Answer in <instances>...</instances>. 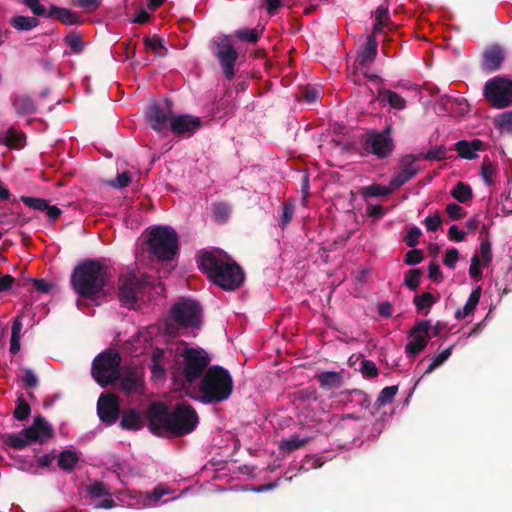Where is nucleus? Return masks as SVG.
Wrapping results in <instances>:
<instances>
[{
    "mask_svg": "<svg viewBox=\"0 0 512 512\" xmlns=\"http://www.w3.org/2000/svg\"><path fill=\"white\" fill-rule=\"evenodd\" d=\"M31 413L30 405L27 403V401L21 396L17 399V405L14 410V417L18 421H24L26 420Z\"/></svg>",
    "mask_w": 512,
    "mask_h": 512,
    "instance_id": "42",
    "label": "nucleus"
},
{
    "mask_svg": "<svg viewBox=\"0 0 512 512\" xmlns=\"http://www.w3.org/2000/svg\"><path fill=\"white\" fill-rule=\"evenodd\" d=\"M447 150L443 145L431 147L426 152L415 154L418 160L441 161L446 159Z\"/></svg>",
    "mask_w": 512,
    "mask_h": 512,
    "instance_id": "31",
    "label": "nucleus"
},
{
    "mask_svg": "<svg viewBox=\"0 0 512 512\" xmlns=\"http://www.w3.org/2000/svg\"><path fill=\"white\" fill-rule=\"evenodd\" d=\"M481 292H482V289L480 286H477L475 289H473V291L469 295V298L466 301L463 309L456 311V313H455L456 319H463L475 311V309L479 303L480 297H481Z\"/></svg>",
    "mask_w": 512,
    "mask_h": 512,
    "instance_id": "25",
    "label": "nucleus"
},
{
    "mask_svg": "<svg viewBox=\"0 0 512 512\" xmlns=\"http://www.w3.org/2000/svg\"><path fill=\"white\" fill-rule=\"evenodd\" d=\"M147 250L160 261L172 260L178 253V234L170 226L151 228L146 236Z\"/></svg>",
    "mask_w": 512,
    "mask_h": 512,
    "instance_id": "7",
    "label": "nucleus"
},
{
    "mask_svg": "<svg viewBox=\"0 0 512 512\" xmlns=\"http://www.w3.org/2000/svg\"><path fill=\"white\" fill-rule=\"evenodd\" d=\"M322 389H338L343 385L341 372L324 371L315 376Z\"/></svg>",
    "mask_w": 512,
    "mask_h": 512,
    "instance_id": "22",
    "label": "nucleus"
},
{
    "mask_svg": "<svg viewBox=\"0 0 512 512\" xmlns=\"http://www.w3.org/2000/svg\"><path fill=\"white\" fill-rule=\"evenodd\" d=\"M20 201L33 210L45 211L48 201L43 198L21 196Z\"/></svg>",
    "mask_w": 512,
    "mask_h": 512,
    "instance_id": "45",
    "label": "nucleus"
},
{
    "mask_svg": "<svg viewBox=\"0 0 512 512\" xmlns=\"http://www.w3.org/2000/svg\"><path fill=\"white\" fill-rule=\"evenodd\" d=\"M145 48L151 50L158 57H165L167 55V48L164 45V41L157 36L145 37L143 39Z\"/></svg>",
    "mask_w": 512,
    "mask_h": 512,
    "instance_id": "29",
    "label": "nucleus"
},
{
    "mask_svg": "<svg viewBox=\"0 0 512 512\" xmlns=\"http://www.w3.org/2000/svg\"><path fill=\"white\" fill-rule=\"evenodd\" d=\"M427 231L434 232L436 231L440 224L441 218L438 214L427 216L424 220Z\"/></svg>",
    "mask_w": 512,
    "mask_h": 512,
    "instance_id": "60",
    "label": "nucleus"
},
{
    "mask_svg": "<svg viewBox=\"0 0 512 512\" xmlns=\"http://www.w3.org/2000/svg\"><path fill=\"white\" fill-rule=\"evenodd\" d=\"M91 376L106 388L121 377V356L117 351L108 349L98 354L92 362Z\"/></svg>",
    "mask_w": 512,
    "mask_h": 512,
    "instance_id": "8",
    "label": "nucleus"
},
{
    "mask_svg": "<svg viewBox=\"0 0 512 512\" xmlns=\"http://www.w3.org/2000/svg\"><path fill=\"white\" fill-rule=\"evenodd\" d=\"M497 126L499 129L512 133V111L500 114L497 119Z\"/></svg>",
    "mask_w": 512,
    "mask_h": 512,
    "instance_id": "51",
    "label": "nucleus"
},
{
    "mask_svg": "<svg viewBox=\"0 0 512 512\" xmlns=\"http://www.w3.org/2000/svg\"><path fill=\"white\" fill-rule=\"evenodd\" d=\"M392 127L388 125L382 131H371L367 134L363 149L379 159L390 156L394 150V141L391 137Z\"/></svg>",
    "mask_w": 512,
    "mask_h": 512,
    "instance_id": "12",
    "label": "nucleus"
},
{
    "mask_svg": "<svg viewBox=\"0 0 512 512\" xmlns=\"http://www.w3.org/2000/svg\"><path fill=\"white\" fill-rule=\"evenodd\" d=\"M78 461L79 457L76 452L64 450L58 457V466L63 470L71 471Z\"/></svg>",
    "mask_w": 512,
    "mask_h": 512,
    "instance_id": "33",
    "label": "nucleus"
},
{
    "mask_svg": "<svg viewBox=\"0 0 512 512\" xmlns=\"http://www.w3.org/2000/svg\"><path fill=\"white\" fill-rule=\"evenodd\" d=\"M10 24L16 30L29 31L39 25V20L35 17L18 15L11 18Z\"/></svg>",
    "mask_w": 512,
    "mask_h": 512,
    "instance_id": "27",
    "label": "nucleus"
},
{
    "mask_svg": "<svg viewBox=\"0 0 512 512\" xmlns=\"http://www.w3.org/2000/svg\"><path fill=\"white\" fill-rule=\"evenodd\" d=\"M417 161L415 154H407L400 159V171L390 180L392 189H399L417 175L420 170Z\"/></svg>",
    "mask_w": 512,
    "mask_h": 512,
    "instance_id": "16",
    "label": "nucleus"
},
{
    "mask_svg": "<svg viewBox=\"0 0 512 512\" xmlns=\"http://www.w3.org/2000/svg\"><path fill=\"white\" fill-rule=\"evenodd\" d=\"M171 102L166 101L165 105L160 103L151 104L146 111V118L151 128L157 132L167 129L168 123L171 124L173 118Z\"/></svg>",
    "mask_w": 512,
    "mask_h": 512,
    "instance_id": "14",
    "label": "nucleus"
},
{
    "mask_svg": "<svg viewBox=\"0 0 512 512\" xmlns=\"http://www.w3.org/2000/svg\"><path fill=\"white\" fill-rule=\"evenodd\" d=\"M294 210H295V207L292 202L287 201L283 204V212H282L281 220H280V224H279L282 229H284L290 223V221L294 215Z\"/></svg>",
    "mask_w": 512,
    "mask_h": 512,
    "instance_id": "48",
    "label": "nucleus"
},
{
    "mask_svg": "<svg viewBox=\"0 0 512 512\" xmlns=\"http://www.w3.org/2000/svg\"><path fill=\"white\" fill-rule=\"evenodd\" d=\"M235 37L240 41L256 43L260 38V33L255 29H239L235 32Z\"/></svg>",
    "mask_w": 512,
    "mask_h": 512,
    "instance_id": "44",
    "label": "nucleus"
},
{
    "mask_svg": "<svg viewBox=\"0 0 512 512\" xmlns=\"http://www.w3.org/2000/svg\"><path fill=\"white\" fill-rule=\"evenodd\" d=\"M428 276L430 279L436 282H440L442 280V272L440 270V266L435 261L429 263Z\"/></svg>",
    "mask_w": 512,
    "mask_h": 512,
    "instance_id": "61",
    "label": "nucleus"
},
{
    "mask_svg": "<svg viewBox=\"0 0 512 512\" xmlns=\"http://www.w3.org/2000/svg\"><path fill=\"white\" fill-rule=\"evenodd\" d=\"M201 317L202 308L197 301L181 298L170 309V317L165 322V331L169 335H176L179 328H199Z\"/></svg>",
    "mask_w": 512,
    "mask_h": 512,
    "instance_id": "6",
    "label": "nucleus"
},
{
    "mask_svg": "<svg viewBox=\"0 0 512 512\" xmlns=\"http://www.w3.org/2000/svg\"><path fill=\"white\" fill-rule=\"evenodd\" d=\"M386 213V210L381 205H369L367 207V215L376 219L382 218Z\"/></svg>",
    "mask_w": 512,
    "mask_h": 512,
    "instance_id": "64",
    "label": "nucleus"
},
{
    "mask_svg": "<svg viewBox=\"0 0 512 512\" xmlns=\"http://www.w3.org/2000/svg\"><path fill=\"white\" fill-rule=\"evenodd\" d=\"M197 265L209 280L226 291L240 288L245 280L242 267L220 249L200 251Z\"/></svg>",
    "mask_w": 512,
    "mask_h": 512,
    "instance_id": "2",
    "label": "nucleus"
},
{
    "mask_svg": "<svg viewBox=\"0 0 512 512\" xmlns=\"http://www.w3.org/2000/svg\"><path fill=\"white\" fill-rule=\"evenodd\" d=\"M469 274L473 278H479L482 275V270L480 268V259L478 255H474L471 259V265L469 267Z\"/></svg>",
    "mask_w": 512,
    "mask_h": 512,
    "instance_id": "62",
    "label": "nucleus"
},
{
    "mask_svg": "<svg viewBox=\"0 0 512 512\" xmlns=\"http://www.w3.org/2000/svg\"><path fill=\"white\" fill-rule=\"evenodd\" d=\"M212 211H213V216L217 221L225 222V221H227V219L230 215L231 208L227 203L218 202V203H213Z\"/></svg>",
    "mask_w": 512,
    "mask_h": 512,
    "instance_id": "43",
    "label": "nucleus"
},
{
    "mask_svg": "<svg viewBox=\"0 0 512 512\" xmlns=\"http://www.w3.org/2000/svg\"><path fill=\"white\" fill-rule=\"evenodd\" d=\"M453 346H450L449 348L443 350L438 355L432 358L431 363L428 365L427 369L425 370V374L432 373L436 368L441 366L452 354Z\"/></svg>",
    "mask_w": 512,
    "mask_h": 512,
    "instance_id": "39",
    "label": "nucleus"
},
{
    "mask_svg": "<svg viewBox=\"0 0 512 512\" xmlns=\"http://www.w3.org/2000/svg\"><path fill=\"white\" fill-rule=\"evenodd\" d=\"M22 3L28 6L36 16L47 17L48 13L46 8L39 2V0H22Z\"/></svg>",
    "mask_w": 512,
    "mask_h": 512,
    "instance_id": "57",
    "label": "nucleus"
},
{
    "mask_svg": "<svg viewBox=\"0 0 512 512\" xmlns=\"http://www.w3.org/2000/svg\"><path fill=\"white\" fill-rule=\"evenodd\" d=\"M484 96L488 103L496 109H504L512 105V80L494 77L485 84Z\"/></svg>",
    "mask_w": 512,
    "mask_h": 512,
    "instance_id": "11",
    "label": "nucleus"
},
{
    "mask_svg": "<svg viewBox=\"0 0 512 512\" xmlns=\"http://www.w3.org/2000/svg\"><path fill=\"white\" fill-rule=\"evenodd\" d=\"M446 212L452 220H459L465 215L463 208L456 203H449L446 206Z\"/></svg>",
    "mask_w": 512,
    "mask_h": 512,
    "instance_id": "59",
    "label": "nucleus"
},
{
    "mask_svg": "<svg viewBox=\"0 0 512 512\" xmlns=\"http://www.w3.org/2000/svg\"><path fill=\"white\" fill-rule=\"evenodd\" d=\"M436 301L437 299L430 292H423L413 298V304L415 305L417 312L421 313L426 310L425 314L428 313Z\"/></svg>",
    "mask_w": 512,
    "mask_h": 512,
    "instance_id": "28",
    "label": "nucleus"
},
{
    "mask_svg": "<svg viewBox=\"0 0 512 512\" xmlns=\"http://www.w3.org/2000/svg\"><path fill=\"white\" fill-rule=\"evenodd\" d=\"M301 95L307 103H313L319 98V91L313 87H306Z\"/></svg>",
    "mask_w": 512,
    "mask_h": 512,
    "instance_id": "63",
    "label": "nucleus"
},
{
    "mask_svg": "<svg viewBox=\"0 0 512 512\" xmlns=\"http://www.w3.org/2000/svg\"><path fill=\"white\" fill-rule=\"evenodd\" d=\"M458 258H459L458 250L456 248H450L446 251L445 257L443 259V263L448 268L454 269L456 267Z\"/></svg>",
    "mask_w": 512,
    "mask_h": 512,
    "instance_id": "58",
    "label": "nucleus"
},
{
    "mask_svg": "<svg viewBox=\"0 0 512 512\" xmlns=\"http://www.w3.org/2000/svg\"><path fill=\"white\" fill-rule=\"evenodd\" d=\"M496 173V167L487 158L484 159L481 165V176L486 184L493 182L494 175Z\"/></svg>",
    "mask_w": 512,
    "mask_h": 512,
    "instance_id": "46",
    "label": "nucleus"
},
{
    "mask_svg": "<svg viewBox=\"0 0 512 512\" xmlns=\"http://www.w3.org/2000/svg\"><path fill=\"white\" fill-rule=\"evenodd\" d=\"M377 55V41L374 36L367 38L365 47L360 56V63L365 64L374 61Z\"/></svg>",
    "mask_w": 512,
    "mask_h": 512,
    "instance_id": "34",
    "label": "nucleus"
},
{
    "mask_svg": "<svg viewBox=\"0 0 512 512\" xmlns=\"http://www.w3.org/2000/svg\"><path fill=\"white\" fill-rule=\"evenodd\" d=\"M411 341L405 346V352L408 357L414 358L420 354L427 346L430 336V321L421 320L416 322L409 332Z\"/></svg>",
    "mask_w": 512,
    "mask_h": 512,
    "instance_id": "13",
    "label": "nucleus"
},
{
    "mask_svg": "<svg viewBox=\"0 0 512 512\" xmlns=\"http://www.w3.org/2000/svg\"><path fill=\"white\" fill-rule=\"evenodd\" d=\"M25 140V134L13 128H9L5 134L4 143L11 148H18L22 146Z\"/></svg>",
    "mask_w": 512,
    "mask_h": 512,
    "instance_id": "38",
    "label": "nucleus"
},
{
    "mask_svg": "<svg viewBox=\"0 0 512 512\" xmlns=\"http://www.w3.org/2000/svg\"><path fill=\"white\" fill-rule=\"evenodd\" d=\"M140 288V282L135 275L126 277L119 286V300L123 304L133 305L137 301V294Z\"/></svg>",
    "mask_w": 512,
    "mask_h": 512,
    "instance_id": "18",
    "label": "nucleus"
},
{
    "mask_svg": "<svg viewBox=\"0 0 512 512\" xmlns=\"http://www.w3.org/2000/svg\"><path fill=\"white\" fill-rule=\"evenodd\" d=\"M53 435L52 426L43 416L38 415L34 418L30 427L22 429L17 434H8L5 443L11 448L21 450L33 442L39 441L43 443L46 439L52 438Z\"/></svg>",
    "mask_w": 512,
    "mask_h": 512,
    "instance_id": "9",
    "label": "nucleus"
},
{
    "mask_svg": "<svg viewBox=\"0 0 512 512\" xmlns=\"http://www.w3.org/2000/svg\"><path fill=\"white\" fill-rule=\"evenodd\" d=\"M22 381L26 388H37L39 386V379L35 372L30 368H23Z\"/></svg>",
    "mask_w": 512,
    "mask_h": 512,
    "instance_id": "47",
    "label": "nucleus"
},
{
    "mask_svg": "<svg viewBox=\"0 0 512 512\" xmlns=\"http://www.w3.org/2000/svg\"><path fill=\"white\" fill-rule=\"evenodd\" d=\"M397 392V385L387 386L383 388L379 393L375 404L377 405L378 408H381L382 406L391 403L394 397L396 396Z\"/></svg>",
    "mask_w": 512,
    "mask_h": 512,
    "instance_id": "37",
    "label": "nucleus"
},
{
    "mask_svg": "<svg viewBox=\"0 0 512 512\" xmlns=\"http://www.w3.org/2000/svg\"><path fill=\"white\" fill-rule=\"evenodd\" d=\"M120 427L124 430H140L143 427V420L137 411L129 410L123 413Z\"/></svg>",
    "mask_w": 512,
    "mask_h": 512,
    "instance_id": "26",
    "label": "nucleus"
},
{
    "mask_svg": "<svg viewBox=\"0 0 512 512\" xmlns=\"http://www.w3.org/2000/svg\"><path fill=\"white\" fill-rule=\"evenodd\" d=\"M392 190L391 186L387 187L380 184H372L362 187L359 192L363 197H379L388 196Z\"/></svg>",
    "mask_w": 512,
    "mask_h": 512,
    "instance_id": "35",
    "label": "nucleus"
},
{
    "mask_svg": "<svg viewBox=\"0 0 512 512\" xmlns=\"http://www.w3.org/2000/svg\"><path fill=\"white\" fill-rule=\"evenodd\" d=\"M49 18H55L65 25H80L83 21L80 16L67 8L51 5L47 14Z\"/></svg>",
    "mask_w": 512,
    "mask_h": 512,
    "instance_id": "20",
    "label": "nucleus"
},
{
    "mask_svg": "<svg viewBox=\"0 0 512 512\" xmlns=\"http://www.w3.org/2000/svg\"><path fill=\"white\" fill-rule=\"evenodd\" d=\"M201 127V119L189 114L174 116L171 119V131L176 135L192 136Z\"/></svg>",
    "mask_w": 512,
    "mask_h": 512,
    "instance_id": "17",
    "label": "nucleus"
},
{
    "mask_svg": "<svg viewBox=\"0 0 512 512\" xmlns=\"http://www.w3.org/2000/svg\"><path fill=\"white\" fill-rule=\"evenodd\" d=\"M422 271L418 268L410 269L405 273L404 285L410 290H416L420 285Z\"/></svg>",
    "mask_w": 512,
    "mask_h": 512,
    "instance_id": "41",
    "label": "nucleus"
},
{
    "mask_svg": "<svg viewBox=\"0 0 512 512\" xmlns=\"http://www.w3.org/2000/svg\"><path fill=\"white\" fill-rule=\"evenodd\" d=\"M182 362L174 372V381L185 391L186 395L193 397L196 383L201 380L210 367L211 358L202 348H185L180 353Z\"/></svg>",
    "mask_w": 512,
    "mask_h": 512,
    "instance_id": "5",
    "label": "nucleus"
},
{
    "mask_svg": "<svg viewBox=\"0 0 512 512\" xmlns=\"http://www.w3.org/2000/svg\"><path fill=\"white\" fill-rule=\"evenodd\" d=\"M483 66L487 71L498 70L504 60L503 51L500 47L494 46L485 51Z\"/></svg>",
    "mask_w": 512,
    "mask_h": 512,
    "instance_id": "23",
    "label": "nucleus"
},
{
    "mask_svg": "<svg viewBox=\"0 0 512 512\" xmlns=\"http://www.w3.org/2000/svg\"><path fill=\"white\" fill-rule=\"evenodd\" d=\"M64 43L70 47L72 53L74 54H80L84 50L82 37L79 33L75 31H70L64 37Z\"/></svg>",
    "mask_w": 512,
    "mask_h": 512,
    "instance_id": "36",
    "label": "nucleus"
},
{
    "mask_svg": "<svg viewBox=\"0 0 512 512\" xmlns=\"http://www.w3.org/2000/svg\"><path fill=\"white\" fill-rule=\"evenodd\" d=\"M484 148L483 141L473 139L472 141L460 140L455 144L458 155L464 159L472 160L477 158V151Z\"/></svg>",
    "mask_w": 512,
    "mask_h": 512,
    "instance_id": "21",
    "label": "nucleus"
},
{
    "mask_svg": "<svg viewBox=\"0 0 512 512\" xmlns=\"http://www.w3.org/2000/svg\"><path fill=\"white\" fill-rule=\"evenodd\" d=\"M130 173L125 171L117 176L115 180L109 181L108 184L114 188L121 189L130 184Z\"/></svg>",
    "mask_w": 512,
    "mask_h": 512,
    "instance_id": "56",
    "label": "nucleus"
},
{
    "mask_svg": "<svg viewBox=\"0 0 512 512\" xmlns=\"http://www.w3.org/2000/svg\"><path fill=\"white\" fill-rule=\"evenodd\" d=\"M214 57L218 60L225 78L231 81L235 77V64L239 57L229 36L214 38L211 42Z\"/></svg>",
    "mask_w": 512,
    "mask_h": 512,
    "instance_id": "10",
    "label": "nucleus"
},
{
    "mask_svg": "<svg viewBox=\"0 0 512 512\" xmlns=\"http://www.w3.org/2000/svg\"><path fill=\"white\" fill-rule=\"evenodd\" d=\"M423 259H424V254H423L422 250L412 249L406 253L405 258H404V263L406 265H416V264L421 263L423 261Z\"/></svg>",
    "mask_w": 512,
    "mask_h": 512,
    "instance_id": "54",
    "label": "nucleus"
},
{
    "mask_svg": "<svg viewBox=\"0 0 512 512\" xmlns=\"http://www.w3.org/2000/svg\"><path fill=\"white\" fill-rule=\"evenodd\" d=\"M233 387L229 371L220 365H213L198 382L191 398L203 404H218L230 398Z\"/></svg>",
    "mask_w": 512,
    "mask_h": 512,
    "instance_id": "4",
    "label": "nucleus"
},
{
    "mask_svg": "<svg viewBox=\"0 0 512 512\" xmlns=\"http://www.w3.org/2000/svg\"><path fill=\"white\" fill-rule=\"evenodd\" d=\"M351 397L350 401H356L361 407L367 409L370 406V400L366 393L360 390H352L347 392Z\"/></svg>",
    "mask_w": 512,
    "mask_h": 512,
    "instance_id": "52",
    "label": "nucleus"
},
{
    "mask_svg": "<svg viewBox=\"0 0 512 512\" xmlns=\"http://www.w3.org/2000/svg\"><path fill=\"white\" fill-rule=\"evenodd\" d=\"M451 196L460 203H466L472 199L473 192L468 184L464 182H458L451 190Z\"/></svg>",
    "mask_w": 512,
    "mask_h": 512,
    "instance_id": "32",
    "label": "nucleus"
},
{
    "mask_svg": "<svg viewBox=\"0 0 512 512\" xmlns=\"http://www.w3.org/2000/svg\"><path fill=\"white\" fill-rule=\"evenodd\" d=\"M88 492L94 497H104L110 495L109 488L101 481H96L88 487Z\"/></svg>",
    "mask_w": 512,
    "mask_h": 512,
    "instance_id": "50",
    "label": "nucleus"
},
{
    "mask_svg": "<svg viewBox=\"0 0 512 512\" xmlns=\"http://www.w3.org/2000/svg\"><path fill=\"white\" fill-rule=\"evenodd\" d=\"M147 417L150 432L159 437L184 436L193 432L199 423L196 410L186 401L177 403L171 411L164 403L154 402Z\"/></svg>",
    "mask_w": 512,
    "mask_h": 512,
    "instance_id": "1",
    "label": "nucleus"
},
{
    "mask_svg": "<svg viewBox=\"0 0 512 512\" xmlns=\"http://www.w3.org/2000/svg\"><path fill=\"white\" fill-rule=\"evenodd\" d=\"M11 104L19 116L31 115L37 112L36 101L25 93L13 94L11 96Z\"/></svg>",
    "mask_w": 512,
    "mask_h": 512,
    "instance_id": "19",
    "label": "nucleus"
},
{
    "mask_svg": "<svg viewBox=\"0 0 512 512\" xmlns=\"http://www.w3.org/2000/svg\"><path fill=\"white\" fill-rule=\"evenodd\" d=\"M140 386V379L139 377L132 373L125 375L120 382V387L123 391L126 393H132L137 391L138 387Z\"/></svg>",
    "mask_w": 512,
    "mask_h": 512,
    "instance_id": "40",
    "label": "nucleus"
},
{
    "mask_svg": "<svg viewBox=\"0 0 512 512\" xmlns=\"http://www.w3.org/2000/svg\"><path fill=\"white\" fill-rule=\"evenodd\" d=\"M377 98L381 102H386L393 109L403 110L406 107V100L392 90L379 89Z\"/></svg>",
    "mask_w": 512,
    "mask_h": 512,
    "instance_id": "24",
    "label": "nucleus"
},
{
    "mask_svg": "<svg viewBox=\"0 0 512 512\" xmlns=\"http://www.w3.org/2000/svg\"><path fill=\"white\" fill-rule=\"evenodd\" d=\"M97 414L103 423L114 424L120 414L119 398L113 393L101 394L97 402Z\"/></svg>",
    "mask_w": 512,
    "mask_h": 512,
    "instance_id": "15",
    "label": "nucleus"
},
{
    "mask_svg": "<svg viewBox=\"0 0 512 512\" xmlns=\"http://www.w3.org/2000/svg\"><path fill=\"white\" fill-rule=\"evenodd\" d=\"M309 441L310 438H300L298 435H291L280 442L279 448L286 452H293L304 447Z\"/></svg>",
    "mask_w": 512,
    "mask_h": 512,
    "instance_id": "30",
    "label": "nucleus"
},
{
    "mask_svg": "<svg viewBox=\"0 0 512 512\" xmlns=\"http://www.w3.org/2000/svg\"><path fill=\"white\" fill-rule=\"evenodd\" d=\"M70 282L80 297L94 299L108 285V269L98 260L87 259L74 268Z\"/></svg>",
    "mask_w": 512,
    "mask_h": 512,
    "instance_id": "3",
    "label": "nucleus"
},
{
    "mask_svg": "<svg viewBox=\"0 0 512 512\" xmlns=\"http://www.w3.org/2000/svg\"><path fill=\"white\" fill-rule=\"evenodd\" d=\"M360 370L365 377L373 378L378 375V368L371 360H363L361 362Z\"/></svg>",
    "mask_w": 512,
    "mask_h": 512,
    "instance_id": "55",
    "label": "nucleus"
},
{
    "mask_svg": "<svg viewBox=\"0 0 512 512\" xmlns=\"http://www.w3.org/2000/svg\"><path fill=\"white\" fill-rule=\"evenodd\" d=\"M422 235L421 230L414 226L411 227L407 234L404 236V242L408 247L415 248L417 244L419 243V237Z\"/></svg>",
    "mask_w": 512,
    "mask_h": 512,
    "instance_id": "49",
    "label": "nucleus"
},
{
    "mask_svg": "<svg viewBox=\"0 0 512 512\" xmlns=\"http://www.w3.org/2000/svg\"><path fill=\"white\" fill-rule=\"evenodd\" d=\"M27 282H33L35 289L41 293H48L52 289V284L44 279L23 278L22 285H26Z\"/></svg>",
    "mask_w": 512,
    "mask_h": 512,
    "instance_id": "53",
    "label": "nucleus"
}]
</instances>
